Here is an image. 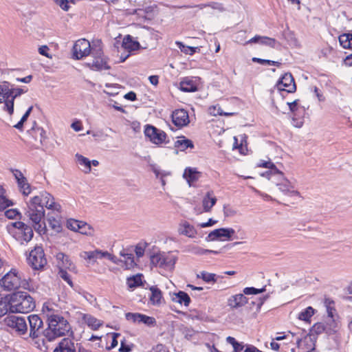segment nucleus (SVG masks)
I'll return each instance as SVG.
<instances>
[{"label":"nucleus","instance_id":"nucleus-1","mask_svg":"<svg viewBox=\"0 0 352 352\" xmlns=\"http://www.w3.org/2000/svg\"><path fill=\"white\" fill-rule=\"evenodd\" d=\"M44 207L59 211L60 205L54 201V198L47 192H43L40 195L32 197L28 204V209L25 213L33 223L34 230L39 234L46 233L47 228L44 222L45 210Z\"/></svg>","mask_w":352,"mask_h":352},{"label":"nucleus","instance_id":"nucleus-2","mask_svg":"<svg viewBox=\"0 0 352 352\" xmlns=\"http://www.w3.org/2000/svg\"><path fill=\"white\" fill-rule=\"evenodd\" d=\"M48 327L43 331V336L52 342L58 337L67 334L73 335L72 327L67 320L58 314H47Z\"/></svg>","mask_w":352,"mask_h":352},{"label":"nucleus","instance_id":"nucleus-3","mask_svg":"<svg viewBox=\"0 0 352 352\" xmlns=\"http://www.w3.org/2000/svg\"><path fill=\"white\" fill-rule=\"evenodd\" d=\"M27 91L28 89L23 88H14L8 81L2 82L0 84V104L4 103L3 110L12 116L14 113V100Z\"/></svg>","mask_w":352,"mask_h":352},{"label":"nucleus","instance_id":"nucleus-4","mask_svg":"<svg viewBox=\"0 0 352 352\" xmlns=\"http://www.w3.org/2000/svg\"><path fill=\"white\" fill-rule=\"evenodd\" d=\"M11 313H29L36 307L34 299L25 292H18L10 296Z\"/></svg>","mask_w":352,"mask_h":352},{"label":"nucleus","instance_id":"nucleus-5","mask_svg":"<svg viewBox=\"0 0 352 352\" xmlns=\"http://www.w3.org/2000/svg\"><path fill=\"white\" fill-rule=\"evenodd\" d=\"M23 277L21 273L16 269H12L0 280V285L5 290H15L20 287Z\"/></svg>","mask_w":352,"mask_h":352},{"label":"nucleus","instance_id":"nucleus-6","mask_svg":"<svg viewBox=\"0 0 352 352\" xmlns=\"http://www.w3.org/2000/svg\"><path fill=\"white\" fill-rule=\"evenodd\" d=\"M28 265L34 270H42L47 264L44 250L41 246H36L27 258Z\"/></svg>","mask_w":352,"mask_h":352},{"label":"nucleus","instance_id":"nucleus-7","mask_svg":"<svg viewBox=\"0 0 352 352\" xmlns=\"http://www.w3.org/2000/svg\"><path fill=\"white\" fill-rule=\"evenodd\" d=\"M177 257L170 253H158L151 256V262L155 266L160 268L171 270L174 268Z\"/></svg>","mask_w":352,"mask_h":352},{"label":"nucleus","instance_id":"nucleus-8","mask_svg":"<svg viewBox=\"0 0 352 352\" xmlns=\"http://www.w3.org/2000/svg\"><path fill=\"white\" fill-rule=\"evenodd\" d=\"M3 322L19 336L28 334V324L25 319L23 317L8 315L3 319Z\"/></svg>","mask_w":352,"mask_h":352},{"label":"nucleus","instance_id":"nucleus-9","mask_svg":"<svg viewBox=\"0 0 352 352\" xmlns=\"http://www.w3.org/2000/svg\"><path fill=\"white\" fill-rule=\"evenodd\" d=\"M12 228L18 230V234L19 235L18 240L21 241V243H23V242L28 243L32 240L34 232L31 226L22 221H16L7 226L9 232H10V229Z\"/></svg>","mask_w":352,"mask_h":352},{"label":"nucleus","instance_id":"nucleus-10","mask_svg":"<svg viewBox=\"0 0 352 352\" xmlns=\"http://www.w3.org/2000/svg\"><path fill=\"white\" fill-rule=\"evenodd\" d=\"M91 53V45L89 41L85 38L78 40L72 48V58L75 60H80L87 56Z\"/></svg>","mask_w":352,"mask_h":352},{"label":"nucleus","instance_id":"nucleus-11","mask_svg":"<svg viewBox=\"0 0 352 352\" xmlns=\"http://www.w3.org/2000/svg\"><path fill=\"white\" fill-rule=\"evenodd\" d=\"M30 332L28 337L32 339L38 338L43 334V322L41 318L36 314H32L28 317Z\"/></svg>","mask_w":352,"mask_h":352},{"label":"nucleus","instance_id":"nucleus-12","mask_svg":"<svg viewBox=\"0 0 352 352\" xmlns=\"http://www.w3.org/2000/svg\"><path fill=\"white\" fill-rule=\"evenodd\" d=\"M144 135L146 137L149 138L151 142L155 144L168 142L166 141V138L167 137L166 133L152 125H146Z\"/></svg>","mask_w":352,"mask_h":352},{"label":"nucleus","instance_id":"nucleus-13","mask_svg":"<svg viewBox=\"0 0 352 352\" xmlns=\"http://www.w3.org/2000/svg\"><path fill=\"white\" fill-rule=\"evenodd\" d=\"M126 319L133 323H143L148 327H154L156 324V320L153 317L140 313H126L125 314Z\"/></svg>","mask_w":352,"mask_h":352},{"label":"nucleus","instance_id":"nucleus-14","mask_svg":"<svg viewBox=\"0 0 352 352\" xmlns=\"http://www.w3.org/2000/svg\"><path fill=\"white\" fill-rule=\"evenodd\" d=\"M276 87L278 90L287 93H294L296 90L294 79L290 73L285 74L278 80Z\"/></svg>","mask_w":352,"mask_h":352},{"label":"nucleus","instance_id":"nucleus-15","mask_svg":"<svg viewBox=\"0 0 352 352\" xmlns=\"http://www.w3.org/2000/svg\"><path fill=\"white\" fill-rule=\"evenodd\" d=\"M67 227L71 230L78 232L82 234L91 235L93 232V229L89 224L76 219L67 221Z\"/></svg>","mask_w":352,"mask_h":352},{"label":"nucleus","instance_id":"nucleus-16","mask_svg":"<svg viewBox=\"0 0 352 352\" xmlns=\"http://www.w3.org/2000/svg\"><path fill=\"white\" fill-rule=\"evenodd\" d=\"M78 344L73 338H63L54 349L53 352H76Z\"/></svg>","mask_w":352,"mask_h":352},{"label":"nucleus","instance_id":"nucleus-17","mask_svg":"<svg viewBox=\"0 0 352 352\" xmlns=\"http://www.w3.org/2000/svg\"><path fill=\"white\" fill-rule=\"evenodd\" d=\"M287 104L289 106V110L293 114V122L294 125L296 127H301L303 124L302 118H297L299 114H304L305 109L303 107L298 106V100H296L292 102H287Z\"/></svg>","mask_w":352,"mask_h":352},{"label":"nucleus","instance_id":"nucleus-18","mask_svg":"<svg viewBox=\"0 0 352 352\" xmlns=\"http://www.w3.org/2000/svg\"><path fill=\"white\" fill-rule=\"evenodd\" d=\"M172 120L179 127L186 126L190 122L188 112L183 109H176L173 112Z\"/></svg>","mask_w":352,"mask_h":352},{"label":"nucleus","instance_id":"nucleus-19","mask_svg":"<svg viewBox=\"0 0 352 352\" xmlns=\"http://www.w3.org/2000/svg\"><path fill=\"white\" fill-rule=\"evenodd\" d=\"M234 233L235 231L232 228H219L210 232L206 239L208 241H214L221 237L230 239Z\"/></svg>","mask_w":352,"mask_h":352},{"label":"nucleus","instance_id":"nucleus-20","mask_svg":"<svg viewBox=\"0 0 352 352\" xmlns=\"http://www.w3.org/2000/svg\"><path fill=\"white\" fill-rule=\"evenodd\" d=\"M246 43H260L261 45H267L272 48H276L280 45L279 42L277 41L275 38L259 35H256L248 41H247Z\"/></svg>","mask_w":352,"mask_h":352},{"label":"nucleus","instance_id":"nucleus-21","mask_svg":"<svg viewBox=\"0 0 352 352\" xmlns=\"http://www.w3.org/2000/svg\"><path fill=\"white\" fill-rule=\"evenodd\" d=\"M248 303V298L244 294H238L230 296L228 300V305L232 309L241 307Z\"/></svg>","mask_w":352,"mask_h":352},{"label":"nucleus","instance_id":"nucleus-22","mask_svg":"<svg viewBox=\"0 0 352 352\" xmlns=\"http://www.w3.org/2000/svg\"><path fill=\"white\" fill-rule=\"evenodd\" d=\"M86 65L94 71L108 70L111 68L107 63V58H93L91 62L86 63Z\"/></svg>","mask_w":352,"mask_h":352},{"label":"nucleus","instance_id":"nucleus-23","mask_svg":"<svg viewBox=\"0 0 352 352\" xmlns=\"http://www.w3.org/2000/svg\"><path fill=\"white\" fill-rule=\"evenodd\" d=\"M201 173L195 168L187 167L184 172L183 177L186 180L189 186H192L195 182L198 181Z\"/></svg>","mask_w":352,"mask_h":352},{"label":"nucleus","instance_id":"nucleus-24","mask_svg":"<svg viewBox=\"0 0 352 352\" xmlns=\"http://www.w3.org/2000/svg\"><path fill=\"white\" fill-rule=\"evenodd\" d=\"M279 177L282 178V180L280 183H277L276 185L278 186L280 191L286 195H289V196L299 195V192L297 190H294V188L289 180L283 177V175Z\"/></svg>","mask_w":352,"mask_h":352},{"label":"nucleus","instance_id":"nucleus-25","mask_svg":"<svg viewBox=\"0 0 352 352\" xmlns=\"http://www.w3.org/2000/svg\"><path fill=\"white\" fill-rule=\"evenodd\" d=\"M261 167L270 168L269 170L263 173L261 175L267 177L269 179H272L275 176H283V173L279 171L276 166L271 162H264L259 165Z\"/></svg>","mask_w":352,"mask_h":352},{"label":"nucleus","instance_id":"nucleus-26","mask_svg":"<svg viewBox=\"0 0 352 352\" xmlns=\"http://www.w3.org/2000/svg\"><path fill=\"white\" fill-rule=\"evenodd\" d=\"M174 146L180 151H184L188 148H193L194 144L190 140L184 136H181L178 137V140L175 142Z\"/></svg>","mask_w":352,"mask_h":352},{"label":"nucleus","instance_id":"nucleus-27","mask_svg":"<svg viewBox=\"0 0 352 352\" xmlns=\"http://www.w3.org/2000/svg\"><path fill=\"white\" fill-rule=\"evenodd\" d=\"M216 202L217 199L214 196H213V192L208 191L202 201L204 211L206 212H210Z\"/></svg>","mask_w":352,"mask_h":352},{"label":"nucleus","instance_id":"nucleus-28","mask_svg":"<svg viewBox=\"0 0 352 352\" xmlns=\"http://www.w3.org/2000/svg\"><path fill=\"white\" fill-rule=\"evenodd\" d=\"M122 47L129 51H135L138 50L140 47V43L133 40V37L130 35H126L124 36L122 41Z\"/></svg>","mask_w":352,"mask_h":352},{"label":"nucleus","instance_id":"nucleus-29","mask_svg":"<svg viewBox=\"0 0 352 352\" xmlns=\"http://www.w3.org/2000/svg\"><path fill=\"white\" fill-rule=\"evenodd\" d=\"M179 232L190 238H193L197 234L196 229L187 221H184L180 225Z\"/></svg>","mask_w":352,"mask_h":352},{"label":"nucleus","instance_id":"nucleus-30","mask_svg":"<svg viewBox=\"0 0 352 352\" xmlns=\"http://www.w3.org/2000/svg\"><path fill=\"white\" fill-rule=\"evenodd\" d=\"M82 318L88 327L93 330H97L102 325V322L100 320H98L90 314H83Z\"/></svg>","mask_w":352,"mask_h":352},{"label":"nucleus","instance_id":"nucleus-31","mask_svg":"<svg viewBox=\"0 0 352 352\" xmlns=\"http://www.w3.org/2000/svg\"><path fill=\"white\" fill-rule=\"evenodd\" d=\"M172 300L181 305L184 304L186 307H188L190 302L189 295L183 291L174 294Z\"/></svg>","mask_w":352,"mask_h":352},{"label":"nucleus","instance_id":"nucleus-32","mask_svg":"<svg viewBox=\"0 0 352 352\" xmlns=\"http://www.w3.org/2000/svg\"><path fill=\"white\" fill-rule=\"evenodd\" d=\"M179 89L184 92H194L197 87L195 83L190 79H184L179 83Z\"/></svg>","mask_w":352,"mask_h":352},{"label":"nucleus","instance_id":"nucleus-33","mask_svg":"<svg viewBox=\"0 0 352 352\" xmlns=\"http://www.w3.org/2000/svg\"><path fill=\"white\" fill-rule=\"evenodd\" d=\"M120 255L124 258V260H122V262H119V265H121L120 263H124L126 269L133 268L135 265L133 254L124 253V251H122ZM122 266L123 265H122Z\"/></svg>","mask_w":352,"mask_h":352},{"label":"nucleus","instance_id":"nucleus-34","mask_svg":"<svg viewBox=\"0 0 352 352\" xmlns=\"http://www.w3.org/2000/svg\"><path fill=\"white\" fill-rule=\"evenodd\" d=\"M151 296L150 300L153 305L160 304L162 298V292L157 287L153 286L150 288Z\"/></svg>","mask_w":352,"mask_h":352},{"label":"nucleus","instance_id":"nucleus-35","mask_svg":"<svg viewBox=\"0 0 352 352\" xmlns=\"http://www.w3.org/2000/svg\"><path fill=\"white\" fill-rule=\"evenodd\" d=\"M338 39L340 45L343 48L352 49V34H342L339 36Z\"/></svg>","mask_w":352,"mask_h":352},{"label":"nucleus","instance_id":"nucleus-36","mask_svg":"<svg viewBox=\"0 0 352 352\" xmlns=\"http://www.w3.org/2000/svg\"><path fill=\"white\" fill-rule=\"evenodd\" d=\"M314 313V309L311 307H308L299 313L298 318L300 320L309 322L311 318L313 316Z\"/></svg>","mask_w":352,"mask_h":352},{"label":"nucleus","instance_id":"nucleus-37","mask_svg":"<svg viewBox=\"0 0 352 352\" xmlns=\"http://www.w3.org/2000/svg\"><path fill=\"white\" fill-rule=\"evenodd\" d=\"M56 258L58 260L62 261L63 267L68 268L69 270H72L74 267V265L72 263V261H70L69 256L65 254L64 253L59 252L58 254H57Z\"/></svg>","mask_w":352,"mask_h":352},{"label":"nucleus","instance_id":"nucleus-38","mask_svg":"<svg viewBox=\"0 0 352 352\" xmlns=\"http://www.w3.org/2000/svg\"><path fill=\"white\" fill-rule=\"evenodd\" d=\"M76 158L80 165L85 167L86 170H84L85 173H87L91 171V161L88 158L78 153L76 154Z\"/></svg>","mask_w":352,"mask_h":352},{"label":"nucleus","instance_id":"nucleus-39","mask_svg":"<svg viewBox=\"0 0 352 352\" xmlns=\"http://www.w3.org/2000/svg\"><path fill=\"white\" fill-rule=\"evenodd\" d=\"M80 256L85 259H87L95 262L97 259H100V250L83 252Z\"/></svg>","mask_w":352,"mask_h":352},{"label":"nucleus","instance_id":"nucleus-40","mask_svg":"<svg viewBox=\"0 0 352 352\" xmlns=\"http://www.w3.org/2000/svg\"><path fill=\"white\" fill-rule=\"evenodd\" d=\"M8 311L11 312L10 296L8 300H0V317L5 316Z\"/></svg>","mask_w":352,"mask_h":352},{"label":"nucleus","instance_id":"nucleus-41","mask_svg":"<svg viewBox=\"0 0 352 352\" xmlns=\"http://www.w3.org/2000/svg\"><path fill=\"white\" fill-rule=\"evenodd\" d=\"M49 226L56 233L61 232L62 226L60 221L54 217H48L47 219Z\"/></svg>","mask_w":352,"mask_h":352},{"label":"nucleus","instance_id":"nucleus-42","mask_svg":"<svg viewBox=\"0 0 352 352\" xmlns=\"http://www.w3.org/2000/svg\"><path fill=\"white\" fill-rule=\"evenodd\" d=\"M19 190L23 193V195L28 196L31 192V186L28 182L27 179H23V182L17 183Z\"/></svg>","mask_w":352,"mask_h":352},{"label":"nucleus","instance_id":"nucleus-43","mask_svg":"<svg viewBox=\"0 0 352 352\" xmlns=\"http://www.w3.org/2000/svg\"><path fill=\"white\" fill-rule=\"evenodd\" d=\"M197 277L202 278L206 283L217 282V275L215 274L208 273L205 271L201 272L200 274L197 275Z\"/></svg>","mask_w":352,"mask_h":352},{"label":"nucleus","instance_id":"nucleus-44","mask_svg":"<svg viewBox=\"0 0 352 352\" xmlns=\"http://www.w3.org/2000/svg\"><path fill=\"white\" fill-rule=\"evenodd\" d=\"M127 284L130 288H135L142 284L141 275H136L127 279Z\"/></svg>","mask_w":352,"mask_h":352},{"label":"nucleus","instance_id":"nucleus-45","mask_svg":"<svg viewBox=\"0 0 352 352\" xmlns=\"http://www.w3.org/2000/svg\"><path fill=\"white\" fill-rule=\"evenodd\" d=\"M103 258H107L117 265H119V262H122L121 259H118L116 256L110 254L107 251H102L100 250V259Z\"/></svg>","mask_w":352,"mask_h":352},{"label":"nucleus","instance_id":"nucleus-46","mask_svg":"<svg viewBox=\"0 0 352 352\" xmlns=\"http://www.w3.org/2000/svg\"><path fill=\"white\" fill-rule=\"evenodd\" d=\"M177 45L179 48L182 52L186 54H190L192 55L195 52L197 47H193L185 45L183 43L177 41L176 42Z\"/></svg>","mask_w":352,"mask_h":352},{"label":"nucleus","instance_id":"nucleus-47","mask_svg":"<svg viewBox=\"0 0 352 352\" xmlns=\"http://www.w3.org/2000/svg\"><path fill=\"white\" fill-rule=\"evenodd\" d=\"M327 327L323 323L317 322L311 329V332L312 334L319 335L325 331L327 332Z\"/></svg>","mask_w":352,"mask_h":352},{"label":"nucleus","instance_id":"nucleus-48","mask_svg":"<svg viewBox=\"0 0 352 352\" xmlns=\"http://www.w3.org/2000/svg\"><path fill=\"white\" fill-rule=\"evenodd\" d=\"M265 286L262 287L261 289H256L255 287H245L243 289V294L245 295H252V294H258L265 292Z\"/></svg>","mask_w":352,"mask_h":352},{"label":"nucleus","instance_id":"nucleus-49","mask_svg":"<svg viewBox=\"0 0 352 352\" xmlns=\"http://www.w3.org/2000/svg\"><path fill=\"white\" fill-rule=\"evenodd\" d=\"M326 322L327 325V327L328 329L327 333H330L331 331L336 332L337 331V329L338 328V324L334 318H327Z\"/></svg>","mask_w":352,"mask_h":352},{"label":"nucleus","instance_id":"nucleus-50","mask_svg":"<svg viewBox=\"0 0 352 352\" xmlns=\"http://www.w3.org/2000/svg\"><path fill=\"white\" fill-rule=\"evenodd\" d=\"M252 61L254 63H259V64H261V65L268 64V65H275V66L279 67L280 65V64H281L280 63H279L278 61H274V60H270L262 59V58H256V57L252 58Z\"/></svg>","mask_w":352,"mask_h":352},{"label":"nucleus","instance_id":"nucleus-51","mask_svg":"<svg viewBox=\"0 0 352 352\" xmlns=\"http://www.w3.org/2000/svg\"><path fill=\"white\" fill-rule=\"evenodd\" d=\"M90 54L91 55L93 58H107L104 56L102 50L100 47L91 48Z\"/></svg>","mask_w":352,"mask_h":352},{"label":"nucleus","instance_id":"nucleus-52","mask_svg":"<svg viewBox=\"0 0 352 352\" xmlns=\"http://www.w3.org/2000/svg\"><path fill=\"white\" fill-rule=\"evenodd\" d=\"M58 274L61 278L66 281L71 287H73V282L69 274L64 270L60 269Z\"/></svg>","mask_w":352,"mask_h":352},{"label":"nucleus","instance_id":"nucleus-53","mask_svg":"<svg viewBox=\"0 0 352 352\" xmlns=\"http://www.w3.org/2000/svg\"><path fill=\"white\" fill-rule=\"evenodd\" d=\"M12 204V201L8 199L5 196L0 195V210H5L7 207Z\"/></svg>","mask_w":352,"mask_h":352},{"label":"nucleus","instance_id":"nucleus-54","mask_svg":"<svg viewBox=\"0 0 352 352\" xmlns=\"http://www.w3.org/2000/svg\"><path fill=\"white\" fill-rule=\"evenodd\" d=\"M148 352H169V351L165 345L157 344L153 346Z\"/></svg>","mask_w":352,"mask_h":352},{"label":"nucleus","instance_id":"nucleus-55","mask_svg":"<svg viewBox=\"0 0 352 352\" xmlns=\"http://www.w3.org/2000/svg\"><path fill=\"white\" fill-rule=\"evenodd\" d=\"M11 171L12 172L17 183H19V182H23V179H27L21 173V171L18 169H11Z\"/></svg>","mask_w":352,"mask_h":352},{"label":"nucleus","instance_id":"nucleus-56","mask_svg":"<svg viewBox=\"0 0 352 352\" xmlns=\"http://www.w3.org/2000/svg\"><path fill=\"white\" fill-rule=\"evenodd\" d=\"M56 3L63 10L68 11L69 9V0H54Z\"/></svg>","mask_w":352,"mask_h":352},{"label":"nucleus","instance_id":"nucleus-57","mask_svg":"<svg viewBox=\"0 0 352 352\" xmlns=\"http://www.w3.org/2000/svg\"><path fill=\"white\" fill-rule=\"evenodd\" d=\"M43 311L46 315L47 314H57V311L54 309L53 305L47 302L43 304Z\"/></svg>","mask_w":352,"mask_h":352},{"label":"nucleus","instance_id":"nucleus-58","mask_svg":"<svg viewBox=\"0 0 352 352\" xmlns=\"http://www.w3.org/2000/svg\"><path fill=\"white\" fill-rule=\"evenodd\" d=\"M20 213L16 209H9L5 212V215L10 219L16 218Z\"/></svg>","mask_w":352,"mask_h":352},{"label":"nucleus","instance_id":"nucleus-59","mask_svg":"<svg viewBox=\"0 0 352 352\" xmlns=\"http://www.w3.org/2000/svg\"><path fill=\"white\" fill-rule=\"evenodd\" d=\"M208 7H210L211 8L214 10H217L219 12H223L225 10L223 5L218 2H210L208 3Z\"/></svg>","mask_w":352,"mask_h":352},{"label":"nucleus","instance_id":"nucleus-60","mask_svg":"<svg viewBox=\"0 0 352 352\" xmlns=\"http://www.w3.org/2000/svg\"><path fill=\"white\" fill-rule=\"evenodd\" d=\"M208 252L209 250L204 249L200 247H193L192 249V252L198 255L206 254Z\"/></svg>","mask_w":352,"mask_h":352},{"label":"nucleus","instance_id":"nucleus-61","mask_svg":"<svg viewBox=\"0 0 352 352\" xmlns=\"http://www.w3.org/2000/svg\"><path fill=\"white\" fill-rule=\"evenodd\" d=\"M120 336L118 333H113L112 334V340L110 346L109 347V349H113L116 347L118 345V340L117 338Z\"/></svg>","mask_w":352,"mask_h":352},{"label":"nucleus","instance_id":"nucleus-62","mask_svg":"<svg viewBox=\"0 0 352 352\" xmlns=\"http://www.w3.org/2000/svg\"><path fill=\"white\" fill-rule=\"evenodd\" d=\"M134 14H137L139 17L144 19H150L151 16L146 15L145 11L143 9H136L133 12Z\"/></svg>","mask_w":352,"mask_h":352},{"label":"nucleus","instance_id":"nucleus-63","mask_svg":"<svg viewBox=\"0 0 352 352\" xmlns=\"http://www.w3.org/2000/svg\"><path fill=\"white\" fill-rule=\"evenodd\" d=\"M49 50L50 49L47 45H42L38 48L39 54L47 58L50 57V55L48 54Z\"/></svg>","mask_w":352,"mask_h":352},{"label":"nucleus","instance_id":"nucleus-64","mask_svg":"<svg viewBox=\"0 0 352 352\" xmlns=\"http://www.w3.org/2000/svg\"><path fill=\"white\" fill-rule=\"evenodd\" d=\"M131 350L130 346L125 344V340H123L121 341L120 347L119 349V351L120 352H129Z\"/></svg>","mask_w":352,"mask_h":352}]
</instances>
